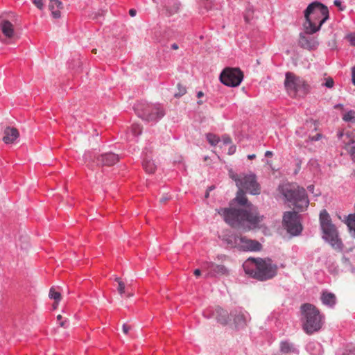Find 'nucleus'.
Returning <instances> with one entry per match:
<instances>
[{"instance_id":"603ef678","label":"nucleus","mask_w":355,"mask_h":355,"mask_svg":"<svg viewBox=\"0 0 355 355\" xmlns=\"http://www.w3.org/2000/svg\"><path fill=\"white\" fill-rule=\"evenodd\" d=\"M171 49L173 50H177V49H178V45L177 44L174 43L171 45Z\"/></svg>"},{"instance_id":"37998d69","label":"nucleus","mask_w":355,"mask_h":355,"mask_svg":"<svg viewBox=\"0 0 355 355\" xmlns=\"http://www.w3.org/2000/svg\"><path fill=\"white\" fill-rule=\"evenodd\" d=\"M236 151V146H232L230 148H229V152L228 153L230 155H232L235 153Z\"/></svg>"},{"instance_id":"6e6552de","label":"nucleus","mask_w":355,"mask_h":355,"mask_svg":"<svg viewBox=\"0 0 355 355\" xmlns=\"http://www.w3.org/2000/svg\"><path fill=\"white\" fill-rule=\"evenodd\" d=\"M229 175L230 178L235 182L238 189H242L252 195H258L260 193L261 187L254 173L237 174L232 170H230L229 171Z\"/></svg>"},{"instance_id":"9d476101","label":"nucleus","mask_w":355,"mask_h":355,"mask_svg":"<svg viewBox=\"0 0 355 355\" xmlns=\"http://www.w3.org/2000/svg\"><path fill=\"white\" fill-rule=\"evenodd\" d=\"M284 85L289 94L293 96L298 92L305 93L307 87L302 78L291 72L286 73Z\"/></svg>"},{"instance_id":"c85d7f7f","label":"nucleus","mask_w":355,"mask_h":355,"mask_svg":"<svg viewBox=\"0 0 355 355\" xmlns=\"http://www.w3.org/2000/svg\"><path fill=\"white\" fill-rule=\"evenodd\" d=\"M49 296L56 302H59L61 300V294L56 291L54 288L50 289Z\"/></svg>"},{"instance_id":"4c0bfd02","label":"nucleus","mask_w":355,"mask_h":355,"mask_svg":"<svg viewBox=\"0 0 355 355\" xmlns=\"http://www.w3.org/2000/svg\"><path fill=\"white\" fill-rule=\"evenodd\" d=\"M223 141L224 144L227 145L232 142V139L229 136L224 135L223 136Z\"/></svg>"},{"instance_id":"052dcab7","label":"nucleus","mask_w":355,"mask_h":355,"mask_svg":"<svg viewBox=\"0 0 355 355\" xmlns=\"http://www.w3.org/2000/svg\"><path fill=\"white\" fill-rule=\"evenodd\" d=\"M212 189H213L212 187H209V190H212Z\"/></svg>"},{"instance_id":"72a5a7b5","label":"nucleus","mask_w":355,"mask_h":355,"mask_svg":"<svg viewBox=\"0 0 355 355\" xmlns=\"http://www.w3.org/2000/svg\"><path fill=\"white\" fill-rule=\"evenodd\" d=\"M318 348V353L313 354L314 355H320L322 352V347L318 343H311L308 345V348L311 349L312 348Z\"/></svg>"},{"instance_id":"aec40b11","label":"nucleus","mask_w":355,"mask_h":355,"mask_svg":"<svg viewBox=\"0 0 355 355\" xmlns=\"http://www.w3.org/2000/svg\"><path fill=\"white\" fill-rule=\"evenodd\" d=\"M19 137V131L17 128L13 127H7L4 130V136L3 141L6 144H12Z\"/></svg>"},{"instance_id":"c9c22d12","label":"nucleus","mask_w":355,"mask_h":355,"mask_svg":"<svg viewBox=\"0 0 355 355\" xmlns=\"http://www.w3.org/2000/svg\"><path fill=\"white\" fill-rule=\"evenodd\" d=\"M347 38L350 44L355 46V34H349L347 35Z\"/></svg>"},{"instance_id":"a19ab883","label":"nucleus","mask_w":355,"mask_h":355,"mask_svg":"<svg viewBox=\"0 0 355 355\" xmlns=\"http://www.w3.org/2000/svg\"><path fill=\"white\" fill-rule=\"evenodd\" d=\"M350 155L352 156V158L353 159L354 162H355V146H353L351 149H350Z\"/></svg>"},{"instance_id":"ddd939ff","label":"nucleus","mask_w":355,"mask_h":355,"mask_svg":"<svg viewBox=\"0 0 355 355\" xmlns=\"http://www.w3.org/2000/svg\"><path fill=\"white\" fill-rule=\"evenodd\" d=\"M309 129H311L312 131L316 130L315 123L312 120L306 121L302 127L296 130V134L301 137H304L307 135L308 139L306 140V141H318L322 137V135L320 133H317L315 135H311V134H307V132L304 131Z\"/></svg>"},{"instance_id":"f03ea898","label":"nucleus","mask_w":355,"mask_h":355,"mask_svg":"<svg viewBox=\"0 0 355 355\" xmlns=\"http://www.w3.org/2000/svg\"><path fill=\"white\" fill-rule=\"evenodd\" d=\"M245 272L260 281L273 278L277 272V266L270 259L249 258L243 264Z\"/></svg>"},{"instance_id":"a18cd8bd","label":"nucleus","mask_w":355,"mask_h":355,"mask_svg":"<svg viewBox=\"0 0 355 355\" xmlns=\"http://www.w3.org/2000/svg\"><path fill=\"white\" fill-rule=\"evenodd\" d=\"M272 155H273V153H272V151H269V150H268V151H266V152L265 153V156H266V157H272Z\"/></svg>"},{"instance_id":"79ce46f5","label":"nucleus","mask_w":355,"mask_h":355,"mask_svg":"<svg viewBox=\"0 0 355 355\" xmlns=\"http://www.w3.org/2000/svg\"><path fill=\"white\" fill-rule=\"evenodd\" d=\"M130 327L127 325L126 324H124L123 325V331L124 334H127L130 330Z\"/></svg>"},{"instance_id":"2f4dec72","label":"nucleus","mask_w":355,"mask_h":355,"mask_svg":"<svg viewBox=\"0 0 355 355\" xmlns=\"http://www.w3.org/2000/svg\"><path fill=\"white\" fill-rule=\"evenodd\" d=\"M57 320L59 322L60 326L63 328H67L69 326V320L67 318H64L62 320V316L61 315H58L57 316Z\"/></svg>"},{"instance_id":"49530a36","label":"nucleus","mask_w":355,"mask_h":355,"mask_svg":"<svg viewBox=\"0 0 355 355\" xmlns=\"http://www.w3.org/2000/svg\"><path fill=\"white\" fill-rule=\"evenodd\" d=\"M343 355H355V349L349 350L347 353L343 354Z\"/></svg>"},{"instance_id":"473e14b6","label":"nucleus","mask_w":355,"mask_h":355,"mask_svg":"<svg viewBox=\"0 0 355 355\" xmlns=\"http://www.w3.org/2000/svg\"><path fill=\"white\" fill-rule=\"evenodd\" d=\"M178 92L175 93V97H180L184 95L187 92V89L184 86L182 85L180 83H178Z\"/></svg>"},{"instance_id":"8fccbe9b","label":"nucleus","mask_w":355,"mask_h":355,"mask_svg":"<svg viewBox=\"0 0 355 355\" xmlns=\"http://www.w3.org/2000/svg\"><path fill=\"white\" fill-rule=\"evenodd\" d=\"M200 274H201V271H200V270H199V269H196V270H194V275H195L196 276H200Z\"/></svg>"},{"instance_id":"58836bf2","label":"nucleus","mask_w":355,"mask_h":355,"mask_svg":"<svg viewBox=\"0 0 355 355\" xmlns=\"http://www.w3.org/2000/svg\"><path fill=\"white\" fill-rule=\"evenodd\" d=\"M334 5L338 7L340 10H343L345 9V6H342V2L340 0H335Z\"/></svg>"},{"instance_id":"13d9d810","label":"nucleus","mask_w":355,"mask_h":355,"mask_svg":"<svg viewBox=\"0 0 355 355\" xmlns=\"http://www.w3.org/2000/svg\"><path fill=\"white\" fill-rule=\"evenodd\" d=\"M208 196H209V193H208V192H207V193H206V195H205V197H206V198H208Z\"/></svg>"},{"instance_id":"4d7b16f0","label":"nucleus","mask_w":355,"mask_h":355,"mask_svg":"<svg viewBox=\"0 0 355 355\" xmlns=\"http://www.w3.org/2000/svg\"><path fill=\"white\" fill-rule=\"evenodd\" d=\"M217 258H218V259H223L226 258V256H225V255H218V256L217 257Z\"/></svg>"},{"instance_id":"f704fd0d","label":"nucleus","mask_w":355,"mask_h":355,"mask_svg":"<svg viewBox=\"0 0 355 355\" xmlns=\"http://www.w3.org/2000/svg\"><path fill=\"white\" fill-rule=\"evenodd\" d=\"M33 3L40 10L44 8V0H31Z\"/></svg>"},{"instance_id":"f257e3e1","label":"nucleus","mask_w":355,"mask_h":355,"mask_svg":"<svg viewBox=\"0 0 355 355\" xmlns=\"http://www.w3.org/2000/svg\"><path fill=\"white\" fill-rule=\"evenodd\" d=\"M245 193V191L239 189L235 200L241 205H245L249 210L220 208L216 211L230 226L248 231L259 227L263 216L259 214L257 208L248 202Z\"/></svg>"},{"instance_id":"bf43d9fd","label":"nucleus","mask_w":355,"mask_h":355,"mask_svg":"<svg viewBox=\"0 0 355 355\" xmlns=\"http://www.w3.org/2000/svg\"><path fill=\"white\" fill-rule=\"evenodd\" d=\"M92 52H94V53H96V49H94V50L92 51Z\"/></svg>"},{"instance_id":"a878e982","label":"nucleus","mask_w":355,"mask_h":355,"mask_svg":"<svg viewBox=\"0 0 355 355\" xmlns=\"http://www.w3.org/2000/svg\"><path fill=\"white\" fill-rule=\"evenodd\" d=\"M347 225L352 237L355 238V214H349L347 217Z\"/></svg>"},{"instance_id":"1a4fd4ad","label":"nucleus","mask_w":355,"mask_h":355,"mask_svg":"<svg viewBox=\"0 0 355 355\" xmlns=\"http://www.w3.org/2000/svg\"><path fill=\"white\" fill-rule=\"evenodd\" d=\"M243 79V73L239 68H225L220 75V82L226 86L238 87Z\"/></svg>"},{"instance_id":"c756f323","label":"nucleus","mask_w":355,"mask_h":355,"mask_svg":"<svg viewBox=\"0 0 355 355\" xmlns=\"http://www.w3.org/2000/svg\"><path fill=\"white\" fill-rule=\"evenodd\" d=\"M355 119V112L354 111H349L345 113L343 116V119L345 121H353Z\"/></svg>"},{"instance_id":"0eeeda50","label":"nucleus","mask_w":355,"mask_h":355,"mask_svg":"<svg viewBox=\"0 0 355 355\" xmlns=\"http://www.w3.org/2000/svg\"><path fill=\"white\" fill-rule=\"evenodd\" d=\"M134 107L137 116L147 122L156 123L165 115L163 106L159 103L139 102Z\"/></svg>"},{"instance_id":"7ed1b4c3","label":"nucleus","mask_w":355,"mask_h":355,"mask_svg":"<svg viewBox=\"0 0 355 355\" xmlns=\"http://www.w3.org/2000/svg\"><path fill=\"white\" fill-rule=\"evenodd\" d=\"M306 34H313L318 31L322 25L329 19V10L322 3L315 1L310 3L304 10Z\"/></svg>"},{"instance_id":"5701e85b","label":"nucleus","mask_w":355,"mask_h":355,"mask_svg":"<svg viewBox=\"0 0 355 355\" xmlns=\"http://www.w3.org/2000/svg\"><path fill=\"white\" fill-rule=\"evenodd\" d=\"M240 236L236 234H230L226 236L223 241L229 248H239Z\"/></svg>"},{"instance_id":"f8f14e48","label":"nucleus","mask_w":355,"mask_h":355,"mask_svg":"<svg viewBox=\"0 0 355 355\" xmlns=\"http://www.w3.org/2000/svg\"><path fill=\"white\" fill-rule=\"evenodd\" d=\"M203 316L206 318H215L217 322L223 325H226L230 320L228 311L219 306L205 310Z\"/></svg>"},{"instance_id":"412c9836","label":"nucleus","mask_w":355,"mask_h":355,"mask_svg":"<svg viewBox=\"0 0 355 355\" xmlns=\"http://www.w3.org/2000/svg\"><path fill=\"white\" fill-rule=\"evenodd\" d=\"M62 8V3L60 0H50L49 8L51 11V15L54 18L58 19L60 17V10Z\"/></svg>"},{"instance_id":"dca6fc26","label":"nucleus","mask_w":355,"mask_h":355,"mask_svg":"<svg viewBox=\"0 0 355 355\" xmlns=\"http://www.w3.org/2000/svg\"><path fill=\"white\" fill-rule=\"evenodd\" d=\"M232 315L234 316V322L236 328L244 327L247 322L250 320L248 313L241 309H236Z\"/></svg>"},{"instance_id":"864d4df0","label":"nucleus","mask_w":355,"mask_h":355,"mask_svg":"<svg viewBox=\"0 0 355 355\" xmlns=\"http://www.w3.org/2000/svg\"><path fill=\"white\" fill-rule=\"evenodd\" d=\"M255 157H256V155H254V154H252V155H248V158L249 159H254Z\"/></svg>"},{"instance_id":"39448f33","label":"nucleus","mask_w":355,"mask_h":355,"mask_svg":"<svg viewBox=\"0 0 355 355\" xmlns=\"http://www.w3.org/2000/svg\"><path fill=\"white\" fill-rule=\"evenodd\" d=\"M320 224L323 233L322 239L328 242L334 250L342 252L343 243L339 238L338 230L332 223L329 214L325 209L320 211Z\"/></svg>"},{"instance_id":"6ab92c4d","label":"nucleus","mask_w":355,"mask_h":355,"mask_svg":"<svg viewBox=\"0 0 355 355\" xmlns=\"http://www.w3.org/2000/svg\"><path fill=\"white\" fill-rule=\"evenodd\" d=\"M0 31L3 35L10 39L14 36V26L7 19L0 18Z\"/></svg>"},{"instance_id":"a211bd4d","label":"nucleus","mask_w":355,"mask_h":355,"mask_svg":"<svg viewBox=\"0 0 355 355\" xmlns=\"http://www.w3.org/2000/svg\"><path fill=\"white\" fill-rule=\"evenodd\" d=\"M299 44L302 48L306 49H314L318 45V42L314 37L306 36L304 33L300 35Z\"/></svg>"},{"instance_id":"f3484780","label":"nucleus","mask_w":355,"mask_h":355,"mask_svg":"<svg viewBox=\"0 0 355 355\" xmlns=\"http://www.w3.org/2000/svg\"><path fill=\"white\" fill-rule=\"evenodd\" d=\"M119 155L112 153L103 154L96 158L98 165L111 166L118 162Z\"/></svg>"},{"instance_id":"2eb2a0df","label":"nucleus","mask_w":355,"mask_h":355,"mask_svg":"<svg viewBox=\"0 0 355 355\" xmlns=\"http://www.w3.org/2000/svg\"><path fill=\"white\" fill-rule=\"evenodd\" d=\"M205 268L208 270V275L212 277L228 275L229 270L223 265L216 264L214 262H207Z\"/></svg>"},{"instance_id":"ea45409f","label":"nucleus","mask_w":355,"mask_h":355,"mask_svg":"<svg viewBox=\"0 0 355 355\" xmlns=\"http://www.w3.org/2000/svg\"><path fill=\"white\" fill-rule=\"evenodd\" d=\"M251 12H252V11H251L250 10H247V12L244 16L245 21H247V22L250 21V20L252 17Z\"/></svg>"},{"instance_id":"cd10ccee","label":"nucleus","mask_w":355,"mask_h":355,"mask_svg":"<svg viewBox=\"0 0 355 355\" xmlns=\"http://www.w3.org/2000/svg\"><path fill=\"white\" fill-rule=\"evenodd\" d=\"M130 132L133 137H137L142 132V128L139 124H133L130 129Z\"/></svg>"},{"instance_id":"9b49d317","label":"nucleus","mask_w":355,"mask_h":355,"mask_svg":"<svg viewBox=\"0 0 355 355\" xmlns=\"http://www.w3.org/2000/svg\"><path fill=\"white\" fill-rule=\"evenodd\" d=\"M282 223L287 232L293 236L299 235L302 230L299 216L295 211H286L283 216Z\"/></svg>"},{"instance_id":"4468645a","label":"nucleus","mask_w":355,"mask_h":355,"mask_svg":"<svg viewBox=\"0 0 355 355\" xmlns=\"http://www.w3.org/2000/svg\"><path fill=\"white\" fill-rule=\"evenodd\" d=\"M261 248V245L256 240L248 239L245 236H240L239 248L243 251H259Z\"/></svg>"},{"instance_id":"c03bdc74","label":"nucleus","mask_w":355,"mask_h":355,"mask_svg":"<svg viewBox=\"0 0 355 355\" xmlns=\"http://www.w3.org/2000/svg\"><path fill=\"white\" fill-rule=\"evenodd\" d=\"M129 14L131 17H135L137 14V10L135 9H130L129 10Z\"/></svg>"},{"instance_id":"bb28decb","label":"nucleus","mask_w":355,"mask_h":355,"mask_svg":"<svg viewBox=\"0 0 355 355\" xmlns=\"http://www.w3.org/2000/svg\"><path fill=\"white\" fill-rule=\"evenodd\" d=\"M206 138H207V140L208 141V142L211 146H216L218 144V142L220 141V138L217 135L212 134V133L207 134Z\"/></svg>"},{"instance_id":"5fc2aeb1","label":"nucleus","mask_w":355,"mask_h":355,"mask_svg":"<svg viewBox=\"0 0 355 355\" xmlns=\"http://www.w3.org/2000/svg\"><path fill=\"white\" fill-rule=\"evenodd\" d=\"M204 95L203 92H198V94H197V96L198 98H200L202 97V96Z\"/></svg>"},{"instance_id":"20e7f679","label":"nucleus","mask_w":355,"mask_h":355,"mask_svg":"<svg viewBox=\"0 0 355 355\" xmlns=\"http://www.w3.org/2000/svg\"><path fill=\"white\" fill-rule=\"evenodd\" d=\"M302 329L307 334L319 331L324 323V316L314 305L309 303L301 306Z\"/></svg>"},{"instance_id":"de8ad7c7","label":"nucleus","mask_w":355,"mask_h":355,"mask_svg":"<svg viewBox=\"0 0 355 355\" xmlns=\"http://www.w3.org/2000/svg\"><path fill=\"white\" fill-rule=\"evenodd\" d=\"M85 160H92V156L90 155V153H87L85 155Z\"/></svg>"},{"instance_id":"7c9ffc66","label":"nucleus","mask_w":355,"mask_h":355,"mask_svg":"<svg viewBox=\"0 0 355 355\" xmlns=\"http://www.w3.org/2000/svg\"><path fill=\"white\" fill-rule=\"evenodd\" d=\"M115 281L118 282V292L120 295H123L125 293V284L119 277H116Z\"/></svg>"},{"instance_id":"423d86ee","label":"nucleus","mask_w":355,"mask_h":355,"mask_svg":"<svg viewBox=\"0 0 355 355\" xmlns=\"http://www.w3.org/2000/svg\"><path fill=\"white\" fill-rule=\"evenodd\" d=\"M281 193L298 210L302 211L308 207L309 200L304 188L295 184H286L282 187Z\"/></svg>"},{"instance_id":"b1692460","label":"nucleus","mask_w":355,"mask_h":355,"mask_svg":"<svg viewBox=\"0 0 355 355\" xmlns=\"http://www.w3.org/2000/svg\"><path fill=\"white\" fill-rule=\"evenodd\" d=\"M280 351L284 354L295 353L298 354V350L295 347L294 345L288 341H282L280 343Z\"/></svg>"},{"instance_id":"09e8293b","label":"nucleus","mask_w":355,"mask_h":355,"mask_svg":"<svg viewBox=\"0 0 355 355\" xmlns=\"http://www.w3.org/2000/svg\"><path fill=\"white\" fill-rule=\"evenodd\" d=\"M352 80L354 84L355 85V67L352 69Z\"/></svg>"},{"instance_id":"3c124183","label":"nucleus","mask_w":355,"mask_h":355,"mask_svg":"<svg viewBox=\"0 0 355 355\" xmlns=\"http://www.w3.org/2000/svg\"><path fill=\"white\" fill-rule=\"evenodd\" d=\"M168 199H169V198H168V197H162L160 199V202L164 203V202H166Z\"/></svg>"},{"instance_id":"393cba45","label":"nucleus","mask_w":355,"mask_h":355,"mask_svg":"<svg viewBox=\"0 0 355 355\" xmlns=\"http://www.w3.org/2000/svg\"><path fill=\"white\" fill-rule=\"evenodd\" d=\"M143 167L148 173H153L156 169V165L154 162L148 158L144 159L143 162Z\"/></svg>"},{"instance_id":"6e6d98bb","label":"nucleus","mask_w":355,"mask_h":355,"mask_svg":"<svg viewBox=\"0 0 355 355\" xmlns=\"http://www.w3.org/2000/svg\"><path fill=\"white\" fill-rule=\"evenodd\" d=\"M58 304V302L55 301V302H54V303H53V309H57Z\"/></svg>"},{"instance_id":"4be33fe9","label":"nucleus","mask_w":355,"mask_h":355,"mask_svg":"<svg viewBox=\"0 0 355 355\" xmlns=\"http://www.w3.org/2000/svg\"><path fill=\"white\" fill-rule=\"evenodd\" d=\"M322 303L328 306L332 307L336 303V295L332 293L323 292L321 295Z\"/></svg>"},{"instance_id":"e433bc0d","label":"nucleus","mask_w":355,"mask_h":355,"mask_svg":"<svg viewBox=\"0 0 355 355\" xmlns=\"http://www.w3.org/2000/svg\"><path fill=\"white\" fill-rule=\"evenodd\" d=\"M328 88H331L334 86V80L332 78H328L326 80L325 83L324 84Z\"/></svg>"}]
</instances>
